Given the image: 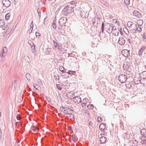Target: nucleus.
Listing matches in <instances>:
<instances>
[{"label": "nucleus", "mask_w": 146, "mask_h": 146, "mask_svg": "<svg viewBox=\"0 0 146 146\" xmlns=\"http://www.w3.org/2000/svg\"><path fill=\"white\" fill-rule=\"evenodd\" d=\"M127 79L126 75L124 74H120L118 77V80L121 83H124L125 82Z\"/></svg>", "instance_id": "1"}, {"label": "nucleus", "mask_w": 146, "mask_h": 146, "mask_svg": "<svg viewBox=\"0 0 146 146\" xmlns=\"http://www.w3.org/2000/svg\"><path fill=\"white\" fill-rule=\"evenodd\" d=\"M60 110L65 115H68L70 113L69 108L64 107L61 106L60 107Z\"/></svg>", "instance_id": "2"}, {"label": "nucleus", "mask_w": 146, "mask_h": 146, "mask_svg": "<svg viewBox=\"0 0 146 146\" xmlns=\"http://www.w3.org/2000/svg\"><path fill=\"white\" fill-rule=\"evenodd\" d=\"M57 31L58 33L62 35L65 34V31L64 29L62 28V25H59L57 26Z\"/></svg>", "instance_id": "3"}, {"label": "nucleus", "mask_w": 146, "mask_h": 146, "mask_svg": "<svg viewBox=\"0 0 146 146\" xmlns=\"http://www.w3.org/2000/svg\"><path fill=\"white\" fill-rule=\"evenodd\" d=\"M73 9L71 7H70L68 6H66L64 9V11H66L69 14L70 13L73 14L74 13V11L73 10Z\"/></svg>", "instance_id": "4"}, {"label": "nucleus", "mask_w": 146, "mask_h": 146, "mask_svg": "<svg viewBox=\"0 0 146 146\" xmlns=\"http://www.w3.org/2000/svg\"><path fill=\"white\" fill-rule=\"evenodd\" d=\"M67 20V18L65 17H63L61 18L59 20V24L61 25H65V24Z\"/></svg>", "instance_id": "5"}, {"label": "nucleus", "mask_w": 146, "mask_h": 146, "mask_svg": "<svg viewBox=\"0 0 146 146\" xmlns=\"http://www.w3.org/2000/svg\"><path fill=\"white\" fill-rule=\"evenodd\" d=\"M2 3L3 6L6 7H9L11 5V2L9 0H3Z\"/></svg>", "instance_id": "6"}, {"label": "nucleus", "mask_w": 146, "mask_h": 146, "mask_svg": "<svg viewBox=\"0 0 146 146\" xmlns=\"http://www.w3.org/2000/svg\"><path fill=\"white\" fill-rule=\"evenodd\" d=\"M129 51L127 49H124L121 52L123 56L125 57H127L129 55Z\"/></svg>", "instance_id": "7"}, {"label": "nucleus", "mask_w": 146, "mask_h": 146, "mask_svg": "<svg viewBox=\"0 0 146 146\" xmlns=\"http://www.w3.org/2000/svg\"><path fill=\"white\" fill-rule=\"evenodd\" d=\"M73 99L74 101L76 103H79L82 101L80 97L79 96H76L74 97Z\"/></svg>", "instance_id": "8"}, {"label": "nucleus", "mask_w": 146, "mask_h": 146, "mask_svg": "<svg viewBox=\"0 0 146 146\" xmlns=\"http://www.w3.org/2000/svg\"><path fill=\"white\" fill-rule=\"evenodd\" d=\"M118 42L121 45H123L125 44V40L123 37L120 38L118 40Z\"/></svg>", "instance_id": "9"}, {"label": "nucleus", "mask_w": 146, "mask_h": 146, "mask_svg": "<svg viewBox=\"0 0 146 146\" xmlns=\"http://www.w3.org/2000/svg\"><path fill=\"white\" fill-rule=\"evenodd\" d=\"M133 15L138 18L141 17V13L135 10L133 12Z\"/></svg>", "instance_id": "10"}, {"label": "nucleus", "mask_w": 146, "mask_h": 146, "mask_svg": "<svg viewBox=\"0 0 146 146\" xmlns=\"http://www.w3.org/2000/svg\"><path fill=\"white\" fill-rule=\"evenodd\" d=\"M97 22V23L98 24L100 22L99 18L97 17H95L93 18L92 20V22L93 25Z\"/></svg>", "instance_id": "11"}, {"label": "nucleus", "mask_w": 146, "mask_h": 146, "mask_svg": "<svg viewBox=\"0 0 146 146\" xmlns=\"http://www.w3.org/2000/svg\"><path fill=\"white\" fill-rule=\"evenodd\" d=\"M30 41L31 42L30 43V42L29 41V44L31 46V49L32 50L33 52V53H34V52H35V46L34 45V43L31 40H30Z\"/></svg>", "instance_id": "12"}, {"label": "nucleus", "mask_w": 146, "mask_h": 146, "mask_svg": "<svg viewBox=\"0 0 146 146\" xmlns=\"http://www.w3.org/2000/svg\"><path fill=\"white\" fill-rule=\"evenodd\" d=\"M107 138L104 136H101L100 138V143L103 144L106 141Z\"/></svg>", "instance_id": "13"}, {"label": "nucleus", "mask_w": 146, "mask_h": 146, "mask_svg": "<svg viewBox=\"0 0 146 146\" xmlns=\"http://www.w3.org/2000/svg\"><path fill=\"white\" fill-rule=\"evenodd\" d=\"M56 17H55L53 22L52 23V25L53 28L56 29L57 27L56 26Z\"/></svg>", "instance_id": "14"}, {"label": "nucleus", "mask_w": 146, "mask_h": 146, "mask_svg": "<svg viewBox=\"0 0 146 146\" xmlns=\"http://www.w3.org/2000/svg\"><path fill=\"white\" fill-rule=\"evenodd\" d=\"M106 125L103 123H102L99 126V128L102 131L104 130L106 128Z\"/></svg>", "instance_id": "15"}, {"label": "nucleus", "mask_w": 146, "mask_h": 146, "mask_svg": "<svg viewBox=\"0 0 146 146\" xmlns=\"http://www.w3.org/2000/svg\"><path fill=\"white\" fill-rule=\"evenodd\" d=\"M141 135L144 137L146 138V129H143L141 130Z\"/></svg>", "instance_id": "16"}, {"label": "nucleus", "mask_w": 146, "mask_h": 146, "mask_svg": "<svg viewBox=\"0 0 146 146\" xmlns=\"http://www.w3.org/2000/svg\"><path fill=\"white\" fill-rule=\"evenodd\" d=\"M113 30L114 35L115 36H117L119 35V28H115Z\"/></svg>", "instance_id": "17"}, {"label": "nucleus", "mask_w": 146, "mask_h": 146, "mask_svg": "<svg viewBox=\"0 0 146 146\" xmlns=\"http://www.w3.org/2000/svg\"><path fill=\"white\" fill-rule=\"evenodd\" d=\"M136 29L139 32H140L141 31L142 29L141 28L140 26V25H136Z\"/></svg>", "instance_id": "18"}, {"label": "nucleus", "mask_w": 146, "mask_h": 146, "mask_svg": "<svg viewBox=\"0 0 146 146\" xmlns=\"http://www.w3.org/2000/svg\"><path fill=\"white\" fill-rule=\"evenodd\" d=\"M133 144L132 145V146H138V141L136 140L133 141Z\"/></svg>", "instance_id": "19"}, {"label": "nucleus", "mask_w": 146, "mask_h": 146, "mask_svg": "<svg viewBox=\"0 0 146 146\" xmlns=\"http://www.w3.org/2000/svg\"><path fill=\"white\" fill-rule=\"evenodd\" d=\"M61 5L60 4H58L57 5L55 8H54L55 10H56V11H58L61 7Z\"/></svg>", "instance_id": "20"}, {"label": "nucleus", "mask_w": 146, "mask_h": 146, "mask_svg": "<svg viewBox=\"0 0 146 146\" xmlns=\"http://www.w3.org/2000/svg\"><path fill=\"white\" fill-rule=\"evenodd\" d=\"M59 70L62 73H64V71L65 70V68L62 66H59Z\"/></svg>", "instance_id": "21"}, {"label": "nucleus", "mask_w": 146, "mask_h": 146, "mask_svg": "<svg viewBox=\"0 0 146 146\" xmlns=\"http://www.w3.org/2000/svg\"><path fill=\"white\" fill-rule=\"evenodd\" d=\"M10 17V13H7L5 16V19L7 20V21L8 20Z\"/></svg>", "instance_id": "22"}, {"label": "nucleus", "mask_w": 146, "mask_h": 146, "mask_svg": "<svg viewBox=\"0 0 146 146\" xmlns=\"http://www.w3.org/2000/svg\"><path fill=\"white\" fill-rule=\"evenodd\" d=\"M130 0H124L125 4L126 6L129 5L130 4Z\"/></svg>", "instance_id": "23"}, {"label": "nucleus", "mask_w": 146, "mask_h": 146, "mask_svg": "<svg viewBox=\"0 0 146 146\" xmlns=\"http://www.w3.org/2000/svg\"><path fill=\"white\" fill-rule=\"evenodd\" d=\"M4 24V21L3 19L0 20V27H3V25Z\"/></svg>", "instance_id": "24"}, {"label": "nucleus", "mask_w": 146, "mask_h": 146, "mask_svg": "<svg viewBox=\"0 0 146 146\" xmlns=\"http://www.w3.org/2000/svg\"><path fill=\"white\" fill-rule=\"evenodd\" d=\"M123 30L124 32L125 33H126L127 35H128L129 34V31L126 28H125L124 29H123Z\"/></svg>", "instance_id": "25"}, {"label": "nucleus", "mask_w": 146, "mask_h": 146, "mask_svg": "<svg viewBox=\"0 0 146 146\" xmlns=\"http://www.w3.org/2000/svg\"><path fill=\"white\" fill-rule=\"evenodd\" d=\"M87 108L89 109H92L93 108V105L92 104H88L87 106Z\"/></svg>", "instance_id": "26"}, {"label": "nucleus", "mask_w": 146, "mask_h": 146, "mask_svg": "<svg viewBox=\"0 0 146 146\" xmlns=\"http://www.w3.org/2000/svg\"><path fill=\"white\" fill-rule=\"evenodd\" d=\"M125 86L127 88H128L129 89L130 88L132 87L131 85L129 82L128 84H126Z\"/></svg>", "instance_id": "27"}, {"label": "nucleus", "mask_w": 146, "mask_h": 146, "mask_svg": "<svg viewBox=\"0 0 146 146\" xmlns=\"http://www.w3.org/2000/svg\"><path fill=\"white\" fill-rule=\"evenodd\" d=\"M16 118L19 121L22 118L20 115L19 114H18Z\"/></svg>", "instance_id": "28"}, {"label": "nucleus", "mask_w": 146, "mask_h": 146, "mask_svg": "<svg viewBox=\"0 0 146 146\" xmlns=\"http://www.w3.org/2000/svg\"><path fill=\"white\" fill-rule=\"evenodd\" d=\"M142 37L143 38V40L144 41H146V33H144Z\"/></svg>", "instance_id": "29"}, {"label": "nucleus", "mask_w": 146, "mask_h": 146, "mask_svg": "<svg viewBox=\"0 0 146 146\" xmlns=\"http://www.w3.org/2000/svg\"><path fill=\"white\" fill-rule=\"evenodd\" d=\"M62 13H63L64 15V16H68L69 15V14H68V13L66 11H64V9L62 10Z\"/></svg>", "instance_id": "30"}, {"label": "nucleus", "mask_w": 146, "mask_h": 146, "mask_svg": "<svg viewBox=\"0 0 146 146\" xmlns=\"http://www.w3.org/2000/svg\"><path fill=\"white\" fill-rule=\"evenodd\" d=\"M30 27H31V28H30V29L29 31H30L31 29V32L33 30V21H32L31 22V25H30Z\"/></svg>", "instance_id": "31"}, {"label": "nucleus", "mask_w": 146, "mask_h": 146, "mask_svg": "<svg viewBox=\"0 0 146 146\" xmlns=\"http://www.w3.org/2000/svg\"><path fill=\"white\" fill-rule=\"evenodd\" d=\"M141 143L142 144H143L146 145V139H145L143 140L141 139Z\"/></svg>", "instance_id": "32"}, {"label": "nucleus", "mask_w": 146, "mask_h": 146, "mask_svg": "<svg viewBox=\"0 0 146 146\" xmlns=\"http://www.w3.org/2000/svg\"><path fill=\"white\" fill-rule=\"evenodd\" d=\"M25 61H26V62H29L30 61V59L29 56H25Z\"/></svg>", "instance_id": "33"}, {"label": "nucleus", "mask_w": 146, "mask_h": 146, "mask_svg": "<svg viewBox=\"0 0 146 146\" xmlns=\"http://www.w3.org/2000/svg\"><path fill=\"white\" fill-rule=\"evenodd\" d=\"M60 85L58 84H57L56 85V86L57 87V88L59 90H61L62 89V87L60 86Z\"/></svg>", "instance_id": "34"}, {"label": "nucleus", "mask_w": 146, "mask_h": 146, "mask_svg": "<svg viewBox=\"0 0 146 146\" xmlns=\"http://www.w3.org/2000/svg\"><path fill=\"white\" fill-rule=\"evenodd\" d=\"M6 52H1V54H0V55L3 57H5L6 55Z\"/></svg>", "instance_id": "35"}, {"label": "nucleus", "mask_w": 146, "mask_h": 146, "mask_svg": "<svg viewBox=\"0 0 146 146\" xmlns=\"http://www.w3.org/2000/svg\"><path fill=\"white\" fill-rule=\"evenodd\" d=\"M130 35L131 37L133 38H136V36L133 33H130Z\"/></svg>", "instance_id": "36"}, {"label": "nucleus", "mask_w": 146, "mask_h": 146, "mask_svg": "<svg viewBox=\"0 0 146 146\" xmlns=\"http://www.w3.org/2000/svg\"><path fill=\"white\" fill-rule=\"evenodd\" d=\"M132 23L130 21H128L127 22V25L129 27H130L132 25Z\"/></svg>", "instance_id": "37"}, {"label": "nucleus", "mask_w": 146, "mask_h": 146, "mask_svg": "<svg viewBox=\"0 0 146 146\" xmlns=\"http://www.w3.org/2000/svg\"><path fill=\"white\" fill-rule=\"evenodd\" d=\"M130 31H131V33H135L136 31H137V30L136 29H131L130 30Z\"/></svg>", "instance_id": "38"}, {"label": "nucleus", "mask_w": 146, "mask_h": 146, "mask_svg": "<svg viewBox=\"0 0 146 146\" xmlns=\"http://www.w3.org/2000/svg\"><path fill=\"white\" fill-rule=\"evenodd\" d=\"M72 113H69L68 115H69V117L71 118H73L74 119V115L73 114H72Z\"/></svg>", "instance_id": "39"}, {"label": "nucleus", "mask_w": 146, "mask_h": 146, "mask_svg": "<svg viewBox=\"0 0 146 146\" xmlns=\"http://www.w3.org/2000/svg\"><path fill=\"white\" fill-rule=\"evenodd\" d=\"M69 110H70V113H73L74 112L72 107H71V108H69Z\"/></svg>", "instance_id": "40"}, {"label": "nucleus", "mask_w": 146, "mask_h": 146, "mask_svg": "<svg viewBox=\"0 0 146 146\" xmlns=\"http://www.w3.org/2000/svg\"><path fill=\"white\" fill-rule=\"evenodd\" d=\"M144 51L143 50H141V49H140L139 51V56H141L142 55V54Z\"/></svg>", "instance_id": "41"}, {"label": "nucleus", "mask_w": 146, "mask_h": 146, "mask_svg": "<svg viewBox=\"0 0 146 146\" xmlns=\"http://www.w3.org/2000/svg\"><path fill=\"white\" fill-rule=\"evenodd\" d=\"M37 12L38 13V15L40 17L41 12L39 8H38L37 9Z\"/></svg>", "instance_id": "42"}, {"label": "nucleus", "mask_w": 146, "mask_h": 146, "mask_svg": "<svg viewBox=\"0 0 146 146\" xmlns=\"http://www.w3.org/2000/svg\"><path fill=\"white\" fill-rule=\"evenodd\" d=\"M97 121L100 122L102 121V118L100 117H98L97 118Z\"/></svg>", "instance_id": "43"}, {"label": "nucleus", "mask_w": 146, "mask_h": 146, "mask_svg": "<svg viewBox=\"0 0 146 146\" xmlns=\"http://www.w3.org/2000/svg\"><path fill=\"white\" fill-rule=\"evenodd\" d=\"M71 137L72 138V139L73 141H74L76 139V137L75 135L74 134L72 135L71 136Z\"/></svg>", "instance_id": "44"}, {"label": "nucleus", "mask_w": 146, "mask_h": 146, "mask_svg": "<svg viewBox=\"0 0 146 146\" xmlns=\"http://www.w3.org/2000/svg\"><path fill=\"white\" fill-rule=\"evenodd\" d=\"M54 77L56 80H58L59 79V77L58 76H57L56 75H54Z\"/></svg>", "instance_id": "45"}, {"label": "nucleus", "mask_w": 146, "mask_h": 146, "mask_svg": "<svg viewBox=\"0 0 146 146\" xmlns=\"http://www.w3.org/2000/svg\"><path fill=\"white\" fill-rule=\"evenodd\" d=\"M35 35L36 38L40 36V34L39 33L36 32L35 33Z\"/></svg>", "instance_id": "46"}, {"label": "nucleus", "mask_w": 146, "mask_h": 146, "mask_svg": "<svg viewBox=\"0 0 146 146\" xmlns=\"http://www.w3.org/2000/svg\"><path fill=\"white\" fill-rule=\"evenodd\" d=\"M34 87L35 88V89L37 90H38V87L37 86H38L39 85H38L37 84H33Z\"/></svg>", "instance_id": "47"}, {"label": "nucleus", "mask_w": 146, "mask_h": 146, "mask_svg": "<svg viewBox=\"0 0 146 146\" xmlns=\"http://www.w3.org/2000/svg\"><path fill=\"white\" fill-rule=\"evenodd\" d=\"M83 102L84 103H87L88 102V99L87 98H85L83 99Z\"/></svg>", "instance_id": "48"}, {"label": "nucleus", "mask_w": 146, "mask_h": 146, "mask_svg": "<svg viewBox=\"0 0 146 146\" xmlns=\"http://www.w3.org/2000/svg\"><path fill=\"white\" fill-rule=\"evenodd\" d=\"M29 74H27L26 75V78L28 80H29L30 79V77H29Z\"/></svg>", "instance_id": "49"}, {"label": "nucleus", "mask_w": 146, "mask_h": 146, "mask_svg": "<svg viewBox=\"0 0 146 146\" xmlns=\"http://www.w3.org/2000/svg\"><path fill=\"white\" fill-rule=\"evenodd\" d=\"M7 51V48L6 47H5L3 48V51L2 52H6Z\"/></svg>", "instance_id": "50"}, {"label": "nucleus", "mask_w": 146, "mask_h": 146, "mask_svg": "<svg viewBox=\"0 0 146 146\" xmlns=\"http://www.w3.org/2000/svg\"><path fill=\"white\" fill-rule=\"evenodd\" d=\"M58 44L57 43H56V44H54V48H53L54 49H56L58 45Z\"/></svg>", "instance_id": "51"}, {"label": "nucleus", "mask_w": 146, "mask_h": 146, "mask_svg": "<svg viewBox=\"0 0 146 146\" xmlns=\"http://www.w3.org/2000/svg\"><path fill=\"white\" fill-rule=\"evenodd\" d=\"M77 3L76 1H72L71 2V5H74L75 4H76Z\"/></svg>", "instance_id": "52"}, {"label": "nucleus", "mask_w": 146, "mask_h": 146, "mask_svg": "<svg viewBox=\"0 0 146 146\" xmlns=\"http://www.w3.org/2000/svg\"><path fill=\"white\" fill-rule=\"evenodd\" d=\"M15 146H22V145L19 142H18L16 145Z\"/></svg>", "instance_id": "53"}, {"label": "nucleus", "mask_w": 146, "mask_h": 146, "mask_svg": "<svg viewBox=\"0 0 146 146\" xmlns=\"http://www.w3.org/2000/svg\"><path fill=\"white\" fill-rule=\"evenodd\" d=\"M81 105L83 107H86V103L83 102V103H82Z\"/></svg>", "instance_id": "54"}, {"label": "nucleus", "mask_w": 146, "mask_h": 146, "mask_svg": "<svg viewBox=\"0 0 146 146\" xmlns=\"http://www.w3.org/2000/svg\"><path fill=\"white\" fill-rule=\"evenodd\" d=\"M9 29H8L7 30L6 32L5 33V35H6V34L8 35V34H9Z\"/></svg>", "instance_id": "55"}, {"label": "nucleus", "mask_w": 146, "mask_h": 146, "mask_svg": "<svg viewBox=\"0 0 146 146\" xmlns=\"http://www.w3.org/2000/svg\"><path fill=\"white\" fill-rule=\"evenodd\" d=\"M129 82L130 83V84H131V85L132 86V85H134L135 84H136L135 83V82L134 81L130 82Z\"/></svg>", "instance_id": "56"}, {"label": "nucleus", "mask_w": 146, "mask_h": 146, "mask_svg": "<svg viewBox=\"0 0 146 146\" xmlns=\"http://www.w3.org/2000/svg\"><path fill=\"white\" fill-rule=\"evenodd\" d=\"M71 74H72L73 75H74L76 73V71H71Z\"/></svg>", "instance_id": "57"}, {"label": "nucleus", "mask_w": 146, "mask_h": 146, "mask_svg": "<svg viewBox=\"0 0 146 146\" xmlns=\"http://www.w3.org/2000/svg\"><path fill=\"white\" fill-rule=\"evenodd\" d=\"M146 48V47L145 46H142L140 49H141V50L144 51L145 50Z\"/></svg>", "instance_id": "58"}, {"label": "nucleus", "mask_w": 146, "mask_h": 146, "mask_svg": "<svg viewBox=\"0 0 146 146\" xmlns=\"http://www.w3.org/2000/svg\"><path fill=\"white\" fill-rule=\"evenodd\" d=\"M122 30L121 28H120L119 29V31H120V33L121 35H122L123 34V33L122 31Z\"/></svg>", "instance_id": "59"}, {"label": "nucleus", "mask_w": 146, "mask_h": 146, "mask_svg": "<svg viewBox=\"0 0 146 146\" xmlns=\"http://www.w3.org/2000/svg\"><path fill=\"white\" fill-rule=\"evenodd\" d=\"M89 125H90L92 126V127L93 128L94 127V126H93V123L92 122H90L89 123Z\"/></svg>", "instance_id": "60"}, {"label": "nucleus", "mask_w": 146, "mask_h": 146, "mask_svg": "<svg viewBox=\"0 0 146 146\" xmlns=\"http://www.w3.org/2000/svg\"><path fill=\"white\" fill-rule=\"evenodd\" d=\"M3 28H6L7 27V25H6L5 22L4 24H3Z\"/></svg>", "instance_id": "61"}, {"label": "nucleus", "mask_w": 146, "mask_h": 146, "mask_svg": "<svg viewBox=\"0 0 146 146\" xmlns=\"http://www.w3.org/2000/svg\"><path fill=\"white\" fill-rule=\"evenodd\" d=\"M61 46L58 44V45L57 47L56 48H57V49H58L59 50H60V48H61Z\"/></svg>", "instance_id": "62"}, {"label": "nucleus", "mask_w": 146, "mask_h": 146, "mask_svg": "<svg viewBox=\"0 0 146 146\" xmlns=\"http://www.w3.org/2000/svg\"><path fill=\"white\" fill-rule=\"evenodd\" d=\"M56 3H55L54 2H53L51 3V5L52 7H54L56 5Z\"/></svg>", "instance_id": "63"}, {"label": "nucleus", "mask_w": 146, "mask_h": 146, "mask_svg": "<svg viewBox=\"0 0 146 146\" xmlns=\"http://www.w3.org/2000/svg\"><path fill=\"white\" fill-rule=\"evenodd\" d=\"M106 133L105 131H102L101 133V135H104Z\"/></svg>", "instance_id": "64"}]
</instances>
